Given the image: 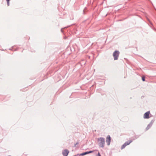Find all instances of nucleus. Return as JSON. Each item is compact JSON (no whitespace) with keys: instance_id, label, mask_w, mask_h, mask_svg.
<instances>
[{"instance_id":"f257e3e1","label":"nucleus","mask_w":156,"mask_h":156,"mask_svg":"<svg viewBox=\"0 0 156 156\" xmlns=\"http://www.w3.org/2000/svg\"><path fill=\"white\" fill-rule=\"evenodd\" d=\"M98 145L100 147L103 148L105 146V140L103 137H100L98 139Z\"/></svg>"},{"instance_id":"f03ea898","label":"nucleus","mask_w":156,"mask_h":156,"mask_svg":"<svg viewBox=\"0 0 156 156\" xmlns=\"http://www.w3.org/2000/svg\"><path fill=\"white\" fill-rule=\"evenodd\" d=\"M119 54V52L118 51H115L113 54V56L114 57V60H116L118 59V58Z\"/></svg>"},{"instance_id":"7ed1b4c3","label":"nucleus","mask_w":156,"mask_h":156,"mask_svg":"<svg viewBox=\"0 0 156 156\" xmlns=\"http://www.w3.org/2000/svg\"><path fill=\"white\" fill-rule=\"evenodd\" d=\"M111 137L109 135H108L106 138V142L107 144L108 145H109L111 142Z\"/></svg>"},{"instance_id":"20e7f679","label":"nucleus","mask_w":156,"mask_h":156,"mask_svg":"<svg viewBox=\"0 0 156 156\" xmlns=\"http://www.w3.org/2000/svg\"><path fill=\"white\" fill-rule=\"evenodd\" d=\"M150 112L148 111L146 112L144 114V119H148L149 118V115L150 114Z\"/></svg>"},{"instance_id":"39448f33","label":"nucleus","mask_w":156,"mask_h":156,"mask_svg":"<svg viewBox=\"0 0 156 156\" xmlns=\"http://www.w3.org/2000/svg\"><path fill=\"white\" fill-rule=\"evenodd\" d=\"M69 152L68 150L66 149L65 150L62 152V154L64 156H67Z\"/></svg>"},{"instance_id":"423d86ee","label":"nucleus","mask_w":156,"mask_h":156,"mask_svg":"<svg viewBox=\"0 0 156 156\" xmlns=\"http://www.w3.org/2000/svg\"><path fill=\"white\" fill-rule=\"evenodd\" d=\"M94 152L93 151H87L83 153H81L80 155L82 156H83L87 154H90L93 153Z\"/></svg>"},{"instance_id":"0eeeda50","label":"nucleus","mask_w":156,"mask_h":156,"mask_svg":"<svg viewBox=\"0 0 156 156\" xmlns=\"http://www.w3.org/2000/svg\"><path fill=\"white\" fill-rule=\"evenodd\" d=\"M152 123H150V124H149L148 125L147 128H146V130H147L148 129L151 127V126H152Z\"/></svg>"},{"instance_id":"6e6552de","label":"nucleus","mask_w":156,"mask_h":156,"mask_svg":"<svg viewBox=\"0 0 156 156\" xmlns=\"http://www.w3.org/2000/svg\"><path fill=\"white\" fill-rule=\"evenodd\" d=\"M132 142V140H130L129 141H128L127 142H126L125 143V144H126V146L127 145H129Z\"/></svg>"},{"instance_id":"1a4fd4ad","label":"nucleus","mask_w":156,"mask_h":156,"mask_svg":"<svg viewBox=\"0 0 156 156\" xmlns=\"http://www.w3.org/2000/svg\"><path fill=\"white\" fill-rule=\"evenodd\" d=\"M126 146L125 143L121 147V149H122L124 148Z\"/></svg>"},{"instance_id":"9d476101","label":"nucleus","mask_w":156,"mask_h":156,"mask_svg":"<svg viewBox=\"0 0 156 156\" xmlns=\"http://www.w3.org/2000/svg\"><path fill=\"white\" fill-rule=\"evenodd\" d=\"M7 4L8 6L9 5V0H6Z\"/></svg>"},{"instance_id":"9b49d317","label":"nucleus","mask_w":156,"mask_h":156,"mask_svg":"<svg viewBox=\"0 0 156 156\" xmlns=\"http://www.w3.org/2000/svg\"><path fill=\"white\" fill-rule=\"evenodd\" d=\"M142 80L144 81H145V78L144 77H142Z\"/></svg>"},{"instance_id":"f8f14e48","label":"nucleus","mask_w":156,"mask_h":156,"mask_svg":"<svg viewBox=\"0 0 156 156\" xmlns=\"http://www.w3.org/2000/svg\"><path fill=\"white\" fill-rule=\"evenodd\" d=\"M98 156H101V155L100 154V153L99 152L98 153Z\"/></svg>"},{"instance_id":"ddd939ff","label":"nucleus","mask_w":156,"mask_h":156,"mask_svg":"<svg viewBox=\"0 0 156 156\" xmlns=\"http://www.w3.org/2000/svg\"><path fill=\"white\" fill-rule=\"evenodd\" d=\"M78 144V143H76L75 145V146H76Z\"/></svg>"},{"instance_id":"4468645a","label":"nucleus","mask_w":156,"mask_h":156,"mask_svg":"<svg viewBox=\"0 0 156 156\" xmlns=\"http://www.w3.org/2000/svg\"><path fill=\"white\" fill-rule=\"evenodd\" d=\"M61 31L62 32V29H61Z\"/></svg>"}]
</instances>
